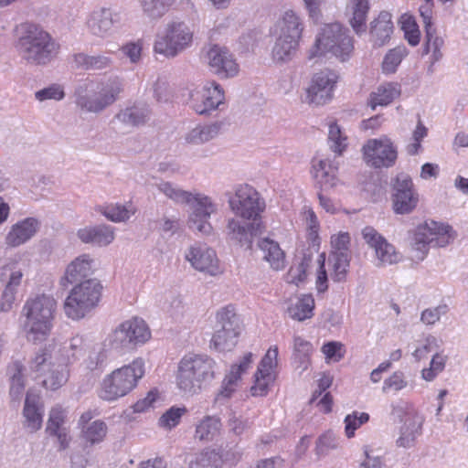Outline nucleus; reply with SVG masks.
Masks as SVG:
<instances>
[{
    "label": "nucleus",
    "instance_id": "864d4df0",
    "mask_svg": "<svg viewBox=\"0 0 468 468\" xmlns=\"http://www.w3.org/2000/svg\"><path fill=\"white\" fill-rule=\"evenodd\" d=\"M157 188L165 197L177 204L191 203L193 200V193L182 190L169 182L160 183Z\"/></svg>",
    "mask_w": 468,
    "mask_h": 468
},
{
    "label": "nucleus",
    "instance_id": "f3484780",
    "mask_svg": "<svg viewBox=\"0 0 468 468\" xmlns=\"http://www.w3.org/2000/svg\"><path fill=\"white\" fill-rule=\"evenodd\" d=\"M190 204L192 212L187 220L188 228L204 235L210 234L213 228L209 218L213 213L217 212V205L209 197L201 194H193Z\"/></svg>",
    "mask_w": 468,
    "mask_h": 468
},
{
    "label": "nucleus",
    "instance_id": "6ab92c4d",
    "mask_svg": "<svg viewBox=\"0 0 468 468\" xmlns=\"http://www.w3.org/2000/svg\"><path fill=\"white\" fill-rule=\"evenodd\" d=\"M393 209L397 214H409L419 203V194L414 188L410 176L399 174L393 185Z\"/></svg>",
    "mask_w": 468,
    "mask_h": 468
},
{
    "label": "nucleus",
    "instance_id": "b1692460",
    "mask_svg": "<svg viewBox=\"0 0 468 468\" xmlns=\"http://www.w3.org/2000/svg\"><path fill=\"white\" fill-rule=\"evenodd\" d=\"M41 222L36 218H26L14 224L5 236V244L19 247L30 240L39 231Z\"/></svg>",
    "mask_w": 468,
    "mask_h": 468
},
{
    "label": "nucleus",
    "instance_id": "ddd939ff",
    "mask_svg": "<svg viewBox=\"0 0 468 468\" xmlns=\"http://www.w3.org/2000/svg\"><path fill=\"white\" fill-rule=\"evenodd\" d=\"M230 210L244 220L257 221L265 209V201L259 192L249 185L239 186L229 197Z\"/></svg>",
    "mask_w": 468,
    "mask_h": 468
},
{
    "label": "nucleus",
    "instance_id": "6e6d98bb",
    "mask_svg": "<svg viewBox=\"0 0 468 468\" xmlns=\"http://www.w3.org/2000/svg\"><path fill=\"white\" fill-rule=\"evenodd\" d=\"M67 410L61 405H55L51 408L47 422L46 432L56 433L58 430L66 429L64 424L67 420Z\"/></svg>",
    "mask_w": 468,
    "mask_h": 468
},
{
    "label": "nucleus",
    "instance_id": "72a5a7b5",
    "mask_svg": "<svg viewBox=\"0 0 468 468\" xmlns=\"http://www.w3.org/2000/svg\"><path fill=\"white\" fill-rule=\"evenodd\" d=\"M61 357L58 356L55 349L49 346L38 350L28 363L29 369L37 374V378L45 375L48 370L56 366L57 361Z\"/></svg>",
    "mask_w": 468,
    "mask_h": 468
},
{
    "label": "nucleus",
    "instance_id": "e433bc0d",
    "mask_svg": "<svg viewBox=\"0 0 468 468\" xmlns=\"http://www.w3.org/2000/svg\"><path fill=\"white\" fill-rule=\"evenodd\" d=\"M368 0H350L347 9L350 13V25L356 34H362L367 29V16L369 11Z\"/></svg>",
    "mask_w": 468,
    "mask_h": 468
},
{
    "label": "nucleus",
    "instance_id": "a19ab883",
    "mask_svg": "<svg viewBox=\"0 0 468 468\" xmlns=\"http://www.w3.org/2000/svg\"><path fill=\"white\" fill-rule=\"evenodd\" d=\"M303 31L300 16L292 10L286 11L281 21L280 36L299 42Z\"/></svg>",
    "mask_w": 468,
    "mask_h": 468
},
{
    "label": "nucleus",
    "instance_id": "37998d69",
    "mask_svg": "<svg viewBox=\"0 0 468 468\" xmlns=\"http://www.w3.org/2000/svg\"><path fill=\"white\" fill-rule=\"evenodd\" d=\"M228 236L240 244L250 243L254 231V222H243L235 218L227 224Z\"/></svg>",
    "mask_w": 468,
    "mask_h": 468
},
{
    "label": "nucleus",
    "instance_id": "a878e982",
    "mask_svg": "<svg viewBox=\"0 0 468 468\" xmlns=\"http://www.w3.org/2000/svg\"><path fill=\"white\" fill-rule=\"evenodd\" d=\"M23 417V426L30 433L37 431L42 427L43 403L39 395L31 390H28L26 395Z\"/></svg>",
    "mask_w": 468,
    "mask_h": 468
},
{
    "label": "nucleus",
    "instance_id": "680f3d73",
    "mask_svg": "<svg viewBox=\"0 0 468 468\" xmlns=\"http://www.w3.org/2000/svg\"><path fill=\"white\" fill-rule=\"evenodd\" d=\"M279 348L277 346H271L261 358L257 370L261 372L274 373L277 375Z\"/></svg>",
    "mask_w": 468,
    "mask_h": 468
},
{
    "label": "nucleus",
    "instance_id": "423d86ee",
    "mask_svg": "<svg viewBox=\"0 0 468 468\" xmlns=\"http://www.w3.org/2000/svg\"><path fill=\"white\" fill-rule=\"evenodd\" d=\"M353 51L354 42L348 29L338 23H333L322 29L308 51V58L313 59L330 52L341 61H346L350 58Z\"/></svg>",
    "mask_w": 468,
    "mask_h": 468
},
{
    "label": "nucleus",
    "instance_id": "79ce46f5",
    "mask_svg": "<svg viewBox=\"0 0 468 468\" xmlns=\"http://www.w3.org/2000/svg\"><path fill=\"white\" fill-rule=\"evenodd\" d=\"M42 376L45 377L42 384L46 388L51 390L59 388L67 382L69 377L66 359L61 358L59 361H57L56 366Z\"/></svg>",
    "mask_w": 468,
    "mask_h": 468
},
{
    "label": "nucleus",
    "instance_id": "c756f323",
    "mask_svg": "<svg viewBox=\"0 0 468 468\" xmlns=\"http://www.w3.org/2000/svg\"><path fill=\"white\" fill-rule=\"evenodd\" d=\"M258 247L263 253V260L273 271H282L286 267V254L277 241L264 238L259 241Z\"/></svg>",
    "mask_w": 468,
    "mask_h": 468
},
{
    "label": "nucleus",
    "instance_id": "338daca9",
    "mask_svg": "<svg viewBox=\"0 0 468 468\" xmlns=\"http://www.w3.org/2000/svg\"><path fill=\"white\" fill-rule=\"evenodd\" d=\"M407 386L405 376L400 371L394 372L389 378L384 380L382 391H399Z\"/></svg>",
    "mask_w": 468,
    "mask_h": 468
},
{
    "label": "nucleus",
    "instance_id": "0e129e2a",
    "mask_svg": "<svg viewBox=\"0 0 468 468\" xmlns=\"http://www.w3.org/2000/svg\"><path fill=\"white\" fill-rule=\"evenodd\" d=\"M325 253L319 254L317 259L318 269L316 271L315 287L318 293H324L328 290V276L325 269Z\"/></svg>",
    "mask_w": 468,
    "mask_h": 468
},
{
    "label": "nucleus",
    "instance_id": "f704fd0d",
    "mask_svg": "<svg viewBox=\"0 0 468 468\" xmlns=\"http://www.w3.org/2000/svg\"><path fill=\"white\" fill-rule=\"evenodd\" d=\"M96 211L103 215L108 220L120 223L126 222L136 212V207L132 202L125 204L110 203L96 207Z\"/></svg>",
    "mask_w": 468,
    "mask_h": 468
},
{
    "label": "nucleus",
    "instance_id": "4be33fe9",
    "mask_svg": "<svg viewBox=\"0 0 468 468\" xmlns=\"http://www.w3.org/2000/svg\"><path fill=\"white\" fill-rule=\"evenodd\" d=\"M30 261H21L9 267V279L2 294L1 310L9 311L16 301V295L22 283V279L28 272Z\"/></svg>",
    "mask_w": 468,
    "mask_h": 468
},
{
    "label": "nucleus",
    "instance_id": "49530a36",
    "mask_svg": "<svg viewBox=\"0 0 468 468\" xmlns=\"http://www.w3.org/2000/svg\"><path fill=\"white\" fill-rule=\"evenodd\" d=\"M314 352L313 345L301 336L293 337V360L302 370H306L311 365Z\"/></svg>",
    "mask_w": 468,
    "mask_h": 468
},
{
    "label": "nucleus",
    "instance_id": "5701e85b",
    "mask_svg": "<svg viewBox=\"0 0 468 468\" xmlns=\"http://www.w3.org/2000/svg\"><path fill=\"white\" fill-rule=\"evenodd\" d=\"M117 20L111 9L101 7L90 12L86 20V27L90 35L106 38L112 35Z\"/></svg>",
    "mask_w": 468,
    "mask_h": 468
},
{
    "label": "nucleus",
    "instance_id": "3c124183",
    "mask_svg": "<svg viewBox=\"0 0 468 468\" xmlns=\"http://www.w3.org/2000/svg\"><path fill=\"white\" fill-rule=\"evenodd\" d=\"M187 413V409L173 406L164 412L158 420V426L165 431H171L181 421L182 417Z\"/></svg>",
    "mask_w": 468,
    "mask_h": 468
},
{
    "label": "nucleus",
    "instance_id": "c85d7f7f",
    "mask_svg": "<svg viewBox=\"0 0 468 468\" xmlns=\"http://www.w3.org/2000/svg\"><path fill=\"white\" fill-rule=\"evenodd\" d=\"M93 260L89 254H82L73 260L67 267L65 274L61 279V284L77 282L78 281L88 277L92 271Z\"/></svg>",
    "mask_w": 468,
    "mask_h": 468
},
{
    "label": "nucleus",
    "instance_id": "4d7b16f0",
    "mask_svg": "<svg viewBox=\"0 0 468 468\" xmlns=\"http://www.w3.org/2000/svg\"><path fill=\"white\" fill-rule=\"evenodd\" d=\"M254 378V384L250 388L251 394L253 396L263 397L268 394L270 387L275 381L276 374L257 370Z\"/></svg>",
    "mask_w": 468,
    "mask_h": 468
},
{
    "label": "nucleus",
    "instance_id": "9d476101",
    "mask_svg": "<svg viewBox=\"0 0 468 468\" xmlns=\"http://www.w3.org/2000/svg\"><path fill=\"white\" fill-rule=\"evenodd\" d=\"M455 236V231L451 226L436 221L418 226L412 239V248L417 252L415 258L423 260L430 245L445 247L454 240Z\"/></svg>",
    "mask_w": 468,
    "mask_h": 468
},
{
    "label": "nucleus",
    "instance_id": "6e6552de",
    "mask_svg": "<svg viewBox=\"0 0 468 468\" xmlns=\"http://www.w3.org/2000/svg\"><path fill=\"white\" fill-rule=\"evenodd\" d=\"M194 41V31L182 21L168 23L165 30L156 36L154 51L167 58H173L189 48Z\"/></svg>",
    "mask_w": 468,
    "mask_h": 468
},
{
    "label": "nucleus",
    "instance_id": "f8f14e48",
    "mask_svg": "<svg viewBox=\"0 0 468 468\" xmlns=\"http://www.w3.org/2000/svg\"><path fill=\"white\" fill-rule=\"evenodd\" d=\"M151 338V330L141 317H132L122 322L109 335V342L115 349H133Z\"/></svg>",
    "mask_w": 468,
    "mask_h": 468
},
{
    "label": "nucleus",
    "instance_id": "412c9836",
    "mask_svg": "<svg viewBox=\"0 0 468 468\" xmlns=\"http://www.w3.org/2000/svg\"><path fill=\"white\" fill-rule=\"evenodd\" d=\"M365 241L374 249L378 266L391 265L400 261V254L374 228L366 227L362 230Z\"/></svg>",
    "mask_w": 468,
    "mask_h": 468
},
{
    "label": "nucleus",
    "instance_id": "dca6fc26",
    "mask_svg": "<svg viewBox=\"0 0 468 468\" xmlns=\"http://www.w3.org/2000/svg\"><path fill=\"white\" fill-rule=\"evenodd\" d=\"M338 80L335 71L324 69L313 75L306 89L304 101L308 104L324 105L333 98V91Z\"/></svg>",
    "mask_w": 468,
    "mask_h": 468
},
{
    "label": "nucleus",
    "instance_id": "a18cd8bd",
    "mask_svg": "<svg viewBox=\"0 0 468 468\" xmlns=\"http://www.w3.org/2000/svg\"><path fill=\"white\" fill-rule=\"evenodd\" d=\"M315 303L312 294H303L288 308L289 316L297 321L310 319L314 315Z\"/></svg>",
    "mask_w": 468,
    "mask_h": 468
},
{
    "label": "nucleus",
    "instance_id": "5fc2aeb1",
    "mask_svg": "<svg viewBox=\"0 0 468 468\" xmlns=\"http://www.w3.org/2000/svg\"><path fill=\"white\" fill-rule=\"evenodd\" d=\"M310 264L311 257L303 256L298 264L291 266L286 274V282L295 285L304 282L307 279V271Z\"/></svg>",
    "mask_w": 468,
    "mask_h": 468
},
{
    "label": "nucleus",
    "instance_id": "69168bd1",
    "mask_svg": "<svg viewBox=\"0 0 468 468\" xmlns=\"http://www.w3.org/2000/svg\"><path fill=\"white\" fill-rule=\"evenodd\" d=\"M64 96L65 92L63 87L59 84H51L48 87L35 92V98L38 101H45L48 100L60 101Z\"/></svg>",
    "mask_w": 468,
    "mask_h": 468
},
{
    "label": "nucleus",
    "instance_id": "603ef678",
    "mask_svg": "<svg viewBox=\"0 0 468 468\" xmlns=\"http://www.w3.org/2000/svg\"><path fill=\"white\" fill-rule=\"evenodd\" d=\"M176 0H140L144 12L152 18L162 17Z\"/></svg>",
    "mask_w": 468,
    "mask_h": 468
},
{
    "label": "nucleus",
    "instance_id": "09e8293b",
    "mask_svg": "<svg viewBox=\"0 0 468 468\" xmlns=\"http://www.w3.org/2000/svg\"><path fill=\"white\" fill-rule=\"evenodd\" d=\"M299 42L279 36L272 48V58L276 62L289 61L294 56Z\"/></svg>",
    "mask_w": 468,
    "mask_h": 468
},
{
    "label": "nucleus",
    "instance_id": "c9c22d12",
    "mask_svg": "<svg viewBox=\"0 0 468 468\" xmlns=\"http://www.w3.org/2000/svg\"><path fill=\"white\" fill-rule=\"evenodd\" d=\"M152 111L145 103H134L133 105L122 110L116 118L122 123L140 126L145 124L150 119Z\"/></svg>",
    "mask_w": 468,
    "mask_h": 468
},
{
    "label": "nucleus",
    "instance_id": "393cba45",
    "mask_svg": "<svg viewBox=\"0 0 468 468\" xmlns=\"http://www.w3.org/2000/svg\"><path fill=\"white\" fill-rule=\"evenodd\" d=\"M77 237L82 243L106 247L115 239V228L108 224L87 226L78 229Z\"/></svg>",
    "mask_w": 468,
    "mask_h": 468
},
{
    "label": "nucleus",
    "instance_id": "de8ad7c7",
    "mask_svg": "<svg viewBox=\"0 0 468 468\" xmlns=\"http://www.w3.org/2000/svg\"><path fill=\"white\" fill-rule=\"evenodd\" d=\"M108 432L107 424L101 420H96L83 426L80 436L86 444L90 446L104 441Z\"/></svg>",
    "mask_w": 468,
    "mask_h": 468
},
{
    "label": "nucleus",
    "instance_id": "4468645a",
    "mask_svg": "<svg viewBox=\"0 0 468 468\" xmlns=\"http://www.w3.org/2000/svg\"><path fill=\"white\" fill-rule=\"evenodd\" d=\"M225 93L216 81H206L191 90L189 105L198 114H207L224 103Z\"/></svg>",
    "mask_w": 468,
    "mask_h": 468
},
{
    "label": "nucleus",
    "instance_id": "2f4dec72",
    "mask_svg": "<svg viewBox=\"0 0 468 468\" xmlns=\"http://www.w3.org/2000/svg\"><path fill=\"white\" fill-rule=\"evenodd\" d=\"M222 125L223 123L221 122L197 125L185 134V143L188 145H199L206 144L216 138L220 133Z\"/></svg>",
    "mask_w": 468,
    "mask_h": 468
},
{
    "label": "nucleus",
    "instance_id": "58836bf2",
    "mask_svg": "<svg viewBox=\"0 0 468 468\" xmlns=\"http://www.w3.org/2000/svg\"><path fill=\"white\" fill-rule=\"evenodd\" d=\"M400 94L399 86L396 83H384L369 95L367 105L374 111L378 106H387Z\"/></svg>",
    "mask_w": 468,
    "mask_h": 468
},
{
    "label": "nucleus",
    "instance_id": "f257e3e1",
    "mask_svg": "<svg viewBox=\"0 0 468 468\" xmlns=\"http://www.w3.org/2000/svg\"><path fill=\"white\" fill-rule=\"evenodd\" d=\"M16 48L20 58L30 65H47L58 54L59 45L40 26L25 23L18 28Z\"/></svg>",
    "mask_w": 468,
    "mask_h": 468
},
{
    "label": "nucleus",
    "instance_id": "4c0bfd02",
    "mask_svg": "<svg viewBox=\"0 0 468 468\" xmlns=\"http://www.w3.org/2000/svg\"><path fill=\"white\" fill-rule=\"evenodd\" d=\"M24 366L19 361H15L7 367L9 378V397L12 401L19 402L25 392Z\"/></svg>",
    "mask_w": 468,
    "mask_h": 468
},
{
    "label": "nucleus",
    "instance_id": "13d9d810",
    "mask_svg": "<svg viewBox=\"0 0 468 468\" xmlns=\"http://www.w3.org/2000/svg\"><path fill=\"white\" fill-rule=\"evenodd\" d=\"M406 55L407 48L403 46H398L390 49L382 62L383 72L387 74L394 73Z\"/></svg>",
    "mask_w": 468,
    "mask_h": 468
},
{
    "label": "nucleus",
    "instance_id": "9b49d317",
    "mask_svg": "<svg viewBox=\"0 0 468 468\" xmlns=\"http://www.w3.org/2000/svg\"><path fill=\"white\" fill-rule=\"evenodd\" d=\"M123 90L122 81L115 77L97 83L90 94L79 95L77 106L83 112L98 113L113 104Z\"/></svg>",
    "mask_w": 468,
    "mask_h": 468
},
{
    "label": "nucleus",
    "instance_id": "2eb2a0df",
    "mask_svg": "<svg viewBox=\"0 0 468 468\" xmlns=\"http://www.w3.org/2000/svg\"><path fill=\"white\" fill-rule=\"evenodd\" d=\"M365 162L375 167H391L398 158L397 147L388 136L368 140L363 146Z\"/></svg>",
    "mask_w": 468,
    "mask_h": 468
},
{
    "label": "nucleus",
    "instance_id": "7ed1b4c3",
    "mask_svg": "<svg viewBox=\"0 0 468 468\" xmlns=\"http://www.w3.org/2000/svg\"><path fill=\"white\" fill-rule=\"evenodd\" d=\"M56 309L57 302L49 295L41 294L27 300L22 314L26 318L24 330L28 341L37 344L48 338Z\"/></svg>",
    "mask_w": 468,
    "mask_h": 468
},
{
    "label": "nucleus",
    "instance_id": "473e14b6",
    "mask_svg": "<svg viewBox=\"0 0 468 468\" xmlns=\"http://www.w3.org/2000/svg\"><path fill=\"white\" fill-rule=\"evenodd\" d=\"M422 420L416 414L408 413L400 428V435L397 440L399 447L410 448L414 445L417 437L421 433Z\"/></svg>",
    "mask_w": 468,
    "mask_h": 468
},
{
    "label": "nucleus",
    "instance_id": "0eeeda50",
    "mask_svg": "<svg viewBox=\"0 0 468 468\" xmlns=\"http://www.w3.org/2000/svg\"><path fill=\"white\" fill-rule=\"evenodd\" d=\"M102 286L93 279L75 285L69 292L63 303L66 316L71 320H80L95 309L101 297Z\"/></svg>",
    "mask_w": 468,
    "mask_h": 468
},
{
    "label": "nucleus",
    "instance_id": "39448f33",
    "mask_svg": "<svg viewBox=\"0 0 468 468\" xmlns=\"http://www.w3.org/2000/svg\"><path fill=\"white\" fill-rule=\"evenodd\" d=\"M353 51L354 42L348 29L338 23H333L322 29L308 51V58L313 59L330 52L341 61H346L350 58Z\"/></svg>",
    "mask_w": 468,
    "mask_h": 468
},
{
    "label": "nucleus",
    "instance_id": "20e7f679",
    "mask_svg": "<svg viewBox=\"0 0 468 468\" xmlns=\"http://www.w3.org/2000/svg\"><path fill=\"white\" fill-rule=\"evenodd\" d=\"M142 358H136L106 375L100 386L99 397L105 401H115L131 393L144 376Z\"/></svg>",
    "mask_w": 468,
    "mask_h": 468
},
{
    "label": "nucleus",
    "instance_id": "aec40b11",
    "mask_svg": "<svg viewBox=\"0 0 468 468\" xmlns=\"http://www.w3.org/2000/svg\"><path fill=\"white\" fill-rule=\"evenodd\" d=\"M207 59L211 71L220 78H232L239 71L234 55L226 47L213 45L207 52Z\"/></svg>",
    "mask_w": 468,
    "mask_h": 468
},
{
    "label": "nucleus",
    "instance_id": "052dcab7",
    "mask_svg": "<svg viewBox=\"0 0 468 468\" xmlns=\"http://www.w3.org/2000/svg\"><path fill=\"white\" fill-rule=\"evenodd\" d=\"M443 39L435 35V29L433 27L427 28L424 51L425 53H432L433 62H436L442 58L441 48L443 46Z\"/></svg>",
    "mask_w": 468,
    "mask_h": 468
},
{
    "label": "nucleus",
    "instance_id": "cd10ccee",
    "mask_svg": "<svg viewBox=\"0 0 468 468\" xmlns=\"http://www.w3.org/2000/svg\"><path fill=\"white\" fill-rule=\"evenodd\" d=\"M337 165L329 159L314 158L312 161L313 176L322 190L333 188L337 185Z\"/></svg>",
    "mask_w": 468,
    "mask_h": 468
},
{
    "label": "nucleus",
    "instance_id": "774afa93",
    "mask_svg": "<svg viewBox=\"0 0 468 468\" xmlns=\"http://www.w3.org/2000/svg\"><path fill=\"white\" fill-rule=\"evenodd\" d=\"M444 366L445 358L442 356L436 354L431 361L430 367L422 370V378L428 381L434 379L435 377L443 370Z\"/></svg>",
    "mask_w": 468,
    "mask_h": 468
},
{
    "label": "nucleus",
    "instance_id": "1a4fd4ad",
    "mask_svg": "<svg viewBox=\"0 0 468 468\" xmlns=\"http://www.w3.org/2000/svg\"><path fill=\"white\" fill-rule=\"evenodd\" d=\"M215 333L210 346L218 351H230L238 344L242 331L240 317L232 305H227L217 313Z\"/></svg>",
    "mask_w": 468,
    "mask_h": 468
},
{
    "label": "nucleus",
    "instance_id": "8fccbe9b",
    "mask_svg": "<svg viewBox=\"0 0 468 468\" xmlns=\"http://www.w3.org/2000/svg\"><path fill=\"white\" fill-rule=\"evenodd\" d=\"M223 463L222 455L216 450H207L200 452L191 463L190 468H220Z\"/></svg>",
    "mask_w": 468,
    "mask_h": 468
},
{
    "label": "nucleus",
    "instance_id": "a211bd4d",
    "mask_svg": "<svg viewBox=\"0 0 468 468\" xmlns=\"http://www.w3.org/2000/svg\"><path fill=\"white\" fill-rule=\"evenodd\" d=\"M185 259L195 270L210 276H217L223 272L216 251L206 244L196 243L190 246Z\"/></svg>",
    "mask_w": 468,
    "mask_h": 468
},
{
    "label": "nucleus",
    "instance_id": "7c9ffc66",
    "mask_svg": "<svg viewBox=\"0 0 468 468\" xmlns=\"http://www.w3.org/2000/svg\"><path fill=\"white\" fill-rule=\"evenodd\" d=\"M393 28L391 15L386 11L380 12L378 16L371 23L370 37L374 46L382 47L388 43Z\"/></svg>",
    "mask_w": 468,
    "mask_h": 468
},
{
    "label": "nucleus",
    "instance_id": "bb28decb",
    "mask_svg": "<svg viewBox=\"0 0 468 468\" xmlns=\"http://www.w3.org/2000/svg\"><path fill=\"white\" fill-rule=\"evenodd\" d=\"M252 353H246L239 364L231 367L230 372L222 381L221 388L218 394V399H229L235 392L241 375L245 373L252 363Z\"/></svg>",
    "mask_w": 468,
    "mask_h": 468
},
{
    "label": "nucleus",
    "instance_id": "f03ea898",
    "mask_svg": "<svg viewBox=\"0 0 468 468\" xmlns=\"http://www.w3.org/2000/svg\"><path fill=\"white\" fill-rule=\"evenodd\" d=\"M218 374L214 358L206 354L188 353L178 362L176 373L177 388L186 394H197Z\"/></svg>",
    "mask_w": 468,
    "mask_h": 468
},
{
    "label": "nucleus",
    "instance_id": "ea45409f",
    "mask_svg": "<svg viewBox=\"0 0 468 468\" xmlns=\"http://www.w3.org/2000/svg\"><path fill=\"white\" fill-rule=\"evenodd\" d=\"M221 426V420L218 417L205 416L196 424L195 439L200 441H211L219 434Z\"/></svg>",
    "mask_w": 468,
    "mask_h": 468
},
{
    "label": "nucleus",
    "instance_id": "e2e57ef3",
    "mask_svg": "<svg viewBox=\"0 0 468 468\" xmlns=\"http://www.w3.org/2000/svg\"><path fill=\"white\" fill-rule=\"evenodd\" d=\"M369 415L366 412L358 413L356 411L348 414L345 419V431L348 438L355 435V431L360 428L364 423L367 422Z\"/></svg>",
    "mask_w": 468,
    "mask_h": 468
},
{
    "label": "nucleus",
    "instance_id": "c03bdc74",
    "mask_svg": "<svg viewBox=\"0 0 468 468\" xmlns=\"http://www.w3.org/2000/svg\"><path fill=\"white\" fill-rule=\"evenodd\" d=\"M349 253L332 251L328 257V264L331 267V278L335 282L346 280L349 268Z\"/></svg>",
    "mask_w": 468,
    "mask_h": 468
},
{
    "label": "nucleus",
    "instance_id": "bf43d9fd",
    "mask_svg": "<svg viewBox=\"0 0 468 468\" xmlns=\"http://www.w3.org/2000/svg\"><path fill=\"white\" fill-rule=\"evenodd\" d=\"M328 140L330 148L337 154H342L347 146V137L342 133L336 122L329 124Z\"/></svg>",
    "mask_w": 468,
    "mask_h": 468
}]
</instances>
